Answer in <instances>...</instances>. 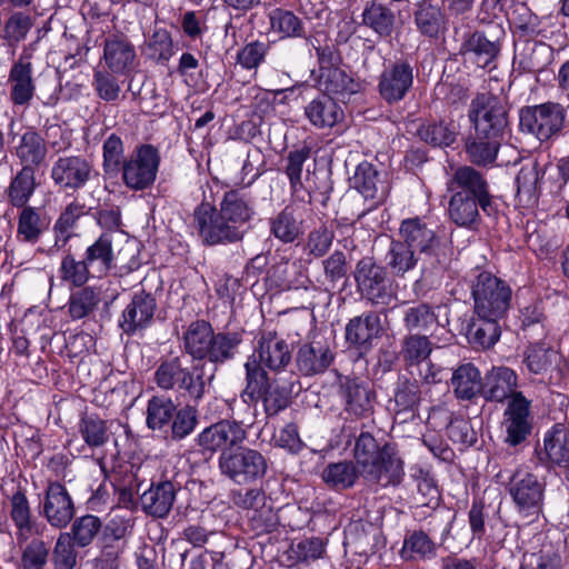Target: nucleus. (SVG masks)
Wrapping results in <instances>:
<instances>
[{
	"mask_svg": "<svg viewBox=\"0 0 569 569\" xmlns=\"http://www.w3.org/2000/svg\"><path fill=\"white\" fill-rule=\"evenodd\" d=\"M177 406L171 398L153 396L149 399L146 411L147 427L153 431L162 430L171 422Z\"/></svg>",
	"mask_w": 569,
	"mask_h": 569,
	"instance_id": "51",
	"label": "nucleus"
},
{
	"mask_svg": "<svg viewBox=\"0 0 569 569\" xmlns=\"http://www.w3.org/2000/svg\"><path fill=\"white\" fill-rule=\"evenodd\" d=\"M319 88L327 97L345 101L361 90V82L338 67H321Z\"/></svg>",
	"mask_w": 569,
	"mask_h": 569,
	"instance_id": "27",
	"label": "nucleus"
},
{
	"mask_svg": "<svg viewBox=\"0 0 569 569\" xmlns=\"http://www.w3.org/2000/svg\"><path fill=\"white\" fill-rule=\"evenodd\" d=\"M350 183L353 190L369 201V206L359 213V218L377 208L388 193V186L382 174L370 162L365 161L358 164Z\"/></svg>",
	"mask_w": 569,
	"mask_h": 569,
	"instance_id": "15",
	"label": "nucleus"
},
{
	"mask_svg": "<svg viewBox=\"0 0 569 569\" xmlns=\"http://www.w3.org/2000/svg\"><path fill=\"white\" fill-rule=\"evenodd\" d=\"M335 355L326 343L311 341L302 343L296 353L297 372L302 377L323 373L332 363Z\"/></svg>",
	"mask_w": 569,
	"mask_h": 569,
	"instance_id": "20",
	"label": "nucleus"
},
{
	"mask_svg": "<svg viewBox=\"0 0 569 569\" xmlns=\"http://www.w3.org/2000/svg\"><path fill=\"white\" fill-rule=\"evenodd\" d=\"M42 515L56 528H64L74 516L73 501L64 486L51 482L43 500Z\"/></svg>",
	"mask_w": 569,
	"mask_h": 569,
	"instance_id": "19",
	"label": "nucleus"
},
{
	"mask_svg": "<svg viewBox=\"0 0 569 569\" xmlns=\"http://www.w3.org/2000/svg\"><path fill=\"white\" fill-rule=\"evenodd\" d=\"M83 259L97 277L106 276L113 266L114 254L111 234H101L88 246Z\"/></svg>",
	"mask_w": 569,
	"mask_h": 569,
	"instance_id": "33",
	"label": "nucleus"
},
{
	"mask_svg": "<svg viewBox=\"0 0 569 569\" xmlns=\"http://www.w3.org/2000/svg\"><path fill=\"white\" fill-rule=\"evenodd\" d=\"M402 321L409 333H420L435 327L438 318L430 305L420 302L405 310Z\"/></svg>",
	"mask_w": 569,
	"mask_h": 569,
	"instance_id": "53",
	"label": "nucleus"
},
{
	"mask_svg": "<svg viewBox=\"0 0 569 569\" xmlns=\"http://www.w3.org/2000/svg\"><path fill=\"white\" fill-rule=\"evenodd\" d=\"M91 162L81 156L59 157L51 169L54 183L64 190L82 188L92 176Z\"/></svg>",
	"mask_w": 569,
	"mask_h": 569,
	"instance_id": "17",
	"label": "nucleus"
},
{
	"mask_svg": "<svg viewBox=\"0 0 569 569\" xmlns=\"http://www.w3.org/2000/svg\"><path fill=\"white\" fill-rule=\"evenodd\" d=\"M468 119L475 131L505 137L509 127L508 103L491 92H479L469 104Z\"/></svg>",
	"mask_w": 569,
	"mask_h": 569,
	"instance_id": "6",
	"label": "nucleus"
},
{
	"mask_svg": "<svg viewBox=\"0 0 569 569\" xmlns=\"http://www.w3.org/2000/svg\"><path fill=\"white\" fill-rule=\"evenodd\" d=\"M10 505V516L18 529L16 533L17 543H21L23 541H27V539L32 535L34 529V525L31 521V510L29 501L26 495L21 490H18L11 497Z\"/></svg>",
	"mask_w": 569,
	"mask_h": 569,
	"instance_id": "49",
	"label": "nucleus"
},
{
	"mask_svg": "<svg viewBox=\"0 0 569 569\" xmlns=\"http://www.w3.org/2000/svg\"><path fill=\"white\" fill-rule=\"evenodd\" d=\"M10 100L14 106H28L31 101L36 84L32 78V63L29 57H20L9 72Z\"/></svg>",
	"mask_w": 569,
	"mask_h": 569,
	"instance_id": "24",
	"label": "nucleus"
},
{
	"mask_svg": "<svg viewBox=\"0 0 569 569\" xmlns=\"http://www.w3.org/2000/svg\"><path fill=\"white\" fill-rule=\"evenodd\" d=\"M521 569H561V556L551 546H542L537 552H526Z\"/></svg>",
	"mask_w": 569,
	"mask_h": 569,
	"instance_id": "63",
	"label": "nucleus"
},
{
	"mask_svg": "<svg viewBox=\"0 0 569 569\" xmlns=\"http://www.w3.org/2000/svg\"><path fill=\"white\" fill-rule=\"evenodd\" d=\"M545 488V481L530 472H516L509 481V493L528 523L542 515Z\"/></svg>",
	"mask_w": 569,
	"mask_h": 569,
	"instance_id": "9",
	"label": "nucleus"
},
{
	"mask_svg": "<svg viewBox=\"0 0 569 569\" xmlns=\"http://www.w3.org/2000/svg\"><path fill=\"white\" fill-rule=\"evenodd\" d=\"M402 241L412 249L422 263V276L416 286H436L440 283L447 267V257L436 232L419 218L403 220L400 226Z\"/></svg>",
	"mask_w": 569,
	"mask_h": 569,
	"instance_id": "3",
	"label": "nucleus"
},
{
	"mask_svg": "<svg viewBox=\"0 0 569 569\" xmlns=\"http://www.w3.org/2000/svg\"><path fill=\"white\" fill-rule=\"evenodd\" d=\"M176 487L171 481L152 485L140 496L142 509L157 518L166 517L174 502Z\"/></svg>",
	"mask_w": 569,
	"mask_h": 569,
	"instance_id": "31",
	"label": "nucleus"
},
{
	"mask_svg": "<svg viewBox=\"0 0 569 569\" xmlns=\"http://www.w3.org/2000/svg\"><path fill=\"white\" fill-rule=\"evenodd\" d=\"M49 227V220L33 207L22 208L18 218V236L27 242H37Z\"/></svg>",
	"mask_w": 569,
	"mask_h": 569,
	"instance_id": "54",
	"label": "nucleus"
},
{
	"mask_svg": "<svg viewBox=\"0 0 569 569\" xmlns=\"http://www.w3.org/2000/svg\"><path fill=\"white\" fill-rule=\"evenodd\" d=\"M547 460L562 468H569V429L555 426L543 440Z\"/></svg>",
	"mask_w": 569,
	"mask_h": 569,
	"instance_id": "41",
	"label": "nucleus"
},
{
	"mask_svg": "<svg viewBox=\"0 0 569 569\" xmlns=\"http://www.w3.org/2000/svg\"><path fill=\"white\" fill-rule=\"evenodd\" d=\"M271 31L286 38H307L306 27L302 20L292 11L276 8L268 14Z\"/></svg>",
	"mask_w": 569,
	"mask_h": 569,
	"instance_id": "44",
	"label": "nucleus"
},
{
	"mask_svg": "<svg viewBox=\"0 0 569 569\" xmlns=\"http://www.w3.org/2000/svg\"><path fill=\"white\" fill-rule=\"evenodd\" d=\"M256 352L259 357L256 362L274 372L283 370L292 359L288 342L273 331L263 332L259 337Z\"/></svg>",
	"mask_w": 569,
	"mask_h": 569,
	"instance_id": "21",
	"label": "nucleus"
},
{
	"mask_svg": "<svg viewBox=\"0 0 569 569\" xmlns=\"http://www.w3.org/2000/svg\"><path fill=\"white\" fill-rule=\"evenodd\" d=\"M157 308L156 299L144 291L136 293L122 313L120 327L126 333H133L146 328L153 318Z\"/></svg>",
	"mask_w": 569,
	"mask_h": 569,
	"instance_id": "29",
	"label": "nucleus"
},
{
	"mask_svg": "<svg viewBox=\"0 0 569 569\" xmlns=\"http://www.w3.org/2000/svg\"><path fill=\"white\" fill-rule=\"evenodd\" d=\"M98 292L91 287H81L71 293L69 299V313L72 319H82L90 315L98 306Z\"/></svg>",
	"mask_w": 569,
	"mask_h": 569,
	"instance_id": "62",
	"label": "nucleus"
},
{
	"mask_svg": "<svg viewBox=\"0 0 569 569\" xmlns=\"http://www.w3.org/2000/svg\"><path fill=\"white\" fill-rule=\"evenodd\" d=\"M83 441L91 448L104 446L109 440L107 421L96 413H84L78 425Z\"/></svg>",
	"mask_w": 569,
	"mask_h": 569,
	"instance_id": "52",
	"label": "nucleus"
},
{
	"mask_svg": "<svg viewBox=\"0 0 569 569\" xmlns=\"http://www.w3.org/2000/svg\"><path fill=\"white\" fill-rule=\"evenodd\" d=\"M447 190L450 193L468 194L475 197L485 204L492 203V196L489 190V183L485 176L471 166H460L447 181Z\"/></svg>",
	"mask_w": 569,
	"mask_h": 569,
	"instance_id": "18",
	"label": "nucleus"
},
{
	"mask_svg": "<svg viewBox=\"0 0 569 569\" xmlns=\"http://www.w3.org/2000/svg\"><path fill=\"white\" fill-rule=\"evenodd\" d=\"M499 319H487L475 316L467 326L466 336L475 348L489 349L500 338Z\"/></svg>",
	"mask_w": 569,
	"mask_h": 569,
	"instance_id": "38",
	"label": "nucleus"
},
{
	"mask_svg": "<svg viewBox=\"0 0 569 569\" xmlns=\"http://www.w3.org/2000/svg\"><path fill=\"white\" fill-rule=\"evenodd\" d=\"M458 130L453 122H430L422 124L418 130V136L425 142L433 147H449L457 139Z\"/></svg>",
	"mask_w": 569,
	"mask_h": 569,
	"instance_id": "55",
	"label": "nucleus"
},
{
	"mask_svg": "<svg viewBox=\"0 0 569 569\" xmlns=\"http://www.w3.org/2000/svg\"><path fill=\"white\" fill-rule=\"evenodd\" d=\"M355 462L361 477L382 488L397 487L405 476L403 461L395 445L378 441L370 432H361L353 448Z\"/></svg>",
	"mask_w": 569,
	"mask_h": 569,
	"instance_id": "2",
	"label": "nucleus"
},
{
	"mask_svg": "<svg viewBox=\"0 0 569 569\" xmlns=\"http://www.w3.org/2000/svg\"><path fill=\"white\" fill-rule=\"evenodd\" d=\"M518 387V376L509 367H492L482 382V396L487 401L503 402L511 400Z\"/></svg>",
	"mask_w": 569,
	"mask_h": 569,
	"instance_id": "22",
	"label": "nucleus"
},
{
	"mask_svg": "<svg viewBox=\"0 0 569 569\" xmlns=\"http://www.w3.org/2000/svg\"><path fill=\"white\" fill-rule=\"evenodd\" d=\"M241 337L237 332H219L212 333L206 359L211 362L222 363L231 359L234 355V349L240 345Z\"/></svg>",
	"mask_w": 569,
	"mask_h": 569,
	"instance_id": "57",
	"label": "nucleus"
},
{
	"mask_svg": "<svg viewBox=\"0 0 569 569\" xmlns=\"http://www.w3.org/2000/svg\"><path fill=\"white\" fill-rule=\"evenodd\" d=\"M219 469L234 483L247 485L266 476L268 462L260 451L248 447H238L233 451L221 452Z\"/></svg>",
	"mask_w": 569,
	"mask_h": 569,
	"instance_id": "8",
	"label": "nucleus"
},
{
	"mask_svg": "<svg viewBox=\"0 0 569 569\" xmlns=\"http://www.w3.org/2000/svg\"><path fill=\"white\" fill-rule=\"evenodd\" d=\"M436 553V545L423 531H413L405 539L401 556L405 559H426Z\"/></svg>",
	"mask_w": 569,
	"mask_h": 569,
	"instance_id": "61",
	"label": "nucleus"
},
{
	"mask_svg": "<svg viewBox=\"0 0 569 569\" xmlns=\"http://www.w3.org/2000/svg\"><path fill=\"white\" fill-rule=\"evenodd\" d=\"M338 386L347 412L358 418L368 417L373 412L376 393L366 381L357 377L338 375Z\"/></svg>",
	"mask_w": 569,
	"mask_h": 569,
	"instance_id": "16",
	"label": "nucleus"
},
{
	"mask_svg": "<svg viewBox=\"0 0 569 569\" xmlns=\"http://www.w3.org/2000/svg\"><path fill=\"white\" fill-rule=\"evenodd\" d=\"M81 214V207L77 204L71 203L66 208V210L60 214L53 226L54 243L50 251H59L64 248L67 242L72 237V229L74 228L76 222Z\"/></svg>",
	"mask_w": 569,
	"mask_h": 569,
	"instance_id": "60",
	"label": "nucleus"
},
{
	"mask_svg": "<svg viewBox=\"0 0 569 569\" xmlns=\"http://www.w3.org/2000/svg\"><path fill=\"white\" fill-rule=\"evenodd\" d=\"M393 401L397 413L411 412L415 415L421 401V389L418 381L408 378L399 380L395 389Z\"/></svg>",
	"mask_w": 569,
	"mask_h": 569,
	"instance_id": "59",
	"label": "nucleus"
},
{
	"mask_svg": "<svg viewBox=\"0 0 569 569\" xmlns=\"http://www.w3.org/2000/svg\"><path fill=\"white\" fill-rule=\"evenodd\" d=\"M34 169L23 166L22 169L12 178L7 191L8 201L17 208L27 207V202L36 189Z\"/></svg>",
	"mask_w": 569,
	"mask_h": 569,
	"instance_id": "47",
	"label": "nucleus"
},
{
	"mask_svg": "<svg viewBox=\"0 0 569 569\" xmlns=\"http://www.w3.org/2000/svg\"><path fill=\"white\" fill-rule=\"evenodd\" d=\"M212 333L211 325L204 320H197L190 323L183 335V345L187 353L193 359H206Z\"/></svg>",
	"mask_w": 569,
	"mask_h": 569,
	"instance_id": "42",
	"label": "nucleus"
},
{
	"mask_svg": "<svg viewBox=\"0 0 569 569\" xmlns=\"http://www.w3.org/2000/svg\"><path fill=\"white\" fill-rule=\"evenodd\" d=\"M58 273L59 279L63 283L76 288L83 287L90 277H94V273L91 271L86 260H77L70 251L63 254Z\"/></svg>",
	"mask_w": 569,
	"mask_h": 569,
	"instance_id": "48",
	"label": "nucleus"
},
{
	"mask_svg": "<svg viewBox=\"0 0 569 569\" xmlns=\"http://www.w3.org/2000/svg\"><path fill=\"white\" fill-rule=\"evenodd\" d=\"M270 232L281 242L291 243L303 232L302 220L297 210L287 206L270 219Z\"/></svg>",
	"mask_w": 569,
	"mask_h": 569,
	"instance_id": "40",
	"label": "nucleus"
},
{
	"mask_svg": "<svg viewBox=\"0 0 569 569\" xmlns=\"http://www.w3.org/2000/svg\"><path fill=\"white\" fill-rule=\"evenodd\" d=\"M187 370L188 367L183 365L180 357L164 360L154 372V381L163 390L179 389Z\"/></svg>",
	"mask_w": 569,
	"mask_h": 569,
	"instance_id": "58",
	"label": "nucleus"
},
{
	"mask_svg": "<svg viewBox=\"0 0 569 569\" xmlns=\"http://www.w3.org/2000/svg\"><path fill=\"white\" fill-rule=\"evenodd\" d=\"M246 387L240 398L247 410L251 403L262 401L264 412L273 417L284 410L290 403V395L283 387L273 386L269 381L267 371L260 367L256 359H249L246 365Z\"/></svg>",
	"mask_w": 569,
	"mask_h": 569,
	"instance_id": "4",
	"label": "nucleus"
},
{
	"mask_svg": "<svg viewBox=\"0 0 569 569\" xmlns=\"http://www.w3.org/2000/svg\"><path fill=\"white\" fill-rule=\"evenodd\" d=\"M505 137L472 131L465 141V151L469 161L478 167L495 163Z\"/></svg>",
	"mask_w": 569,
	"mask_h": 569,
	"instance_id": "25",
	"label": "nucleus"
},
{
	"mask_svg": "<svg viewBox=\"0 0 569 569\" xmlns=\"http://www.w3.org/2000/svg\"><path fill=\"white\" fill-rule=\"evenodd\" d=\"M412 86L413 66L407 59H398L380 73L378 92L383 101L393 104L403 100Z\"/></svg>",
	"mask_w": 569,
	"mask_h": 569,
	"instance_id": "13",
	"label": "nucleus"
},
{
	"mask_svg": "<svg viewBox=\"0 0 569 569\" xmlns=\"http://www.w3.org/2000/svg\"><path fill=\"white\" fill-rule=\"evenodd\" d=\"M482 382L479 370L472 363L459 366L451 378L455 395L461 400H471L478 393L482 395Z\"/></svg>",
	"mask_w": 569,
	"mask_h": 569,
	"instance_id": "35",
	"label": "nucleus"
},
{
	"mask_svg": "<svg viewBox=\"0 0 569 569\" xmlns=\"http://www.w3.org/2000/svg\"><path fill=\"white\" fill-rule=\"evenodd\" d=\"M459 52L479 68H487L498 57L500 43L482 31H473L465 34Z\"/></svg>",
	"mask_w": 569,
	"mask_h": 569,
	"instance_id": "26",
	"label": "nucleus"
},
{
	"mask_svg": "<svg viewBox=\"0 0 569 569\" xmlns=\"http://www.w3.org/2000/svg\"><path fill=\"white\" fill-rule=\"evenodd\" d=\"M382 330L380 313L368 311L349 320L345 337L350 345L368 350L372 340L379 338Z\"/></svg>",
	"mask_w": 569,
	"mask_h": 569,
	"instance_id": "23",
	"label": "nucleus"
},
{
	"mask_svg": "<svg viewBox=\"0 0 569 569\" xmlns=\"http://www.w3.org/2000/svg\"><path fill=\"white\" fill-rule=\"evenodd\" d=\"M48 149L44 139L36 131L24 132L17 147V157L24 166L40 167L46 159Z\"/></svg>",
	"mask_w": 569,
	"mask_h": 569,
	"instance_id": "46",
	"label": "nucleus"
},
{
	"mask_svg": "<svg viewBox=\"0 0 569 569\" xmlns=\"http://www.w3.org/2000/svg\"><path fill=\"white\" fill-rule=\"evenodd\" d=\"M159 156L154 147L141 146L137 152L122 166V177L126 186L132 190H144L156 180Z\"/></svg>",
	"mask_w": 569,
	"mask_h": 569,
	"instance_id": "12",
	"label": "nucleus"
},
{
	"mask_svg": "<svg viewBox=\"0 0 569 569\" xmlns=\"http://www.w3.org/2000/svg\"><path fill=\"white\" fill-rule=\"evenodd\" d=\"M492 203L485 204L475 197L468 194L451 193L448 203V214L450 220L459 227L473 228L480 222L481 209L490 214Z\"/></svg>",
	"mask_w": 569,
	"mask_h": 569,
	"instance_id": "28",
	"label": "nucleus"
},
{
	"mask_svg": "<svg viewBox=\"0 0 569 569\" xmlns=\"http://www.w3.org/2000/svg\"><path fill=\"white\" fill-rule=\"evenodd\" d=\"M475 316L501 320L510 307L511 289L488 271L480 272L472 284Z\"/></svg>",
	"mask_w": 569,
	"mask_h": 569,
	"instance_id": "5",
	"label": "nucleus"
},
{
	"mask_svg": "<svg viewBox=\"0 0 569 569\" xmlns=\"http://www.w3.org/2000/svg\"><path fill=\"white\" fill-rule=\"evenodd\" d=\"M565 112L559 103H543L526 108L520 112V128L536 136L540 141L550 139L563 126Z\"/></svg>",
	"mask_w": 569,
	"mask_h": 569,
	"instance_id": "10",
	"label": "nucleus"
},
{
	"mask_svg": "<svg viewBox=\"0 0 569 569\" xmlns=\"http://www.w3.org/2000/svg\"><path fill=\"white\" fill-rule=\"evenodd\" d=\"M362 23L382 38L392 34L396 24L393 11L376 0L368 1L362 12Z\"/></svg>",
	"mask_w": 569,
	"mask_h": 569,
	"instance_id": "36",
	"label": "nucleus"
},
{
	"mask_svg": "<svg viewBox=\"0 0 569 569\" xmlns=\"http://www.w3.org/2000/svg\"><path fill=\"white\" fill-rule=\"evenodd\" d=\"M387 267L397 277H403L407 272L418 268L422 276L420 257L402 240H392L386 254Z\"/></svg>",
	"mask_w": 569,
	"mask_h": 569,
	"instance_id": "34",
	"label": "nucleus"
},
{
	"mask_svg": "<svg viewBox=\"0 0 569 569\" xmlns=\"http://www.w3.org/2000/svg\"><path fill=\"white\" fill-rule=\"evenodd\" d=\"M305 114L315 127L331 128L340 120L342 111L331 97L323 94L305 108Z\"/></svg>",
	"mask_w": 569,
	"mask_h": 569,
	"instance_id": "39",
	"label": "nucleus"
},
{
	"mask_svg": "<svg viewBox=\"0 0 569 569\" xmlns=\"http://www.w3.org/2000/svg\"><path fill=\"white\" fill-rule=\"evenodd\" d=\"M520 64L531 72L543 71L553 59L551 46L536 40H526L519 47Z\"/></svg>",
	"mask_w": 569,
	"mask_h": 569,
	"instance_id": "37",
	"label": "nucleus"
},
{
	"mask_svg": "<svg viewBox=\"0 0 569 569\" xmlns=\"http://www.w3.org/2000/svg\"><path fill=\"white\" fill-rule=\"evenodd\" d=\"M359 476L357 463L350 460L329 463L322 471L323 481L337 490L353 487Z\"/></svg>",
	"mask_w": 569,
	"mask_h": 569,
	"instance_id": "45",
	"label": "nucleus"
},
{
	"mask_svg": "<svg viewBox=\"0 0 569 569\" xmlns=\"http://www.w3.org/2000/svg\"><path fill=\"white\" fill-rule=\"evenodd\" d=\"M253 216L249 198L240 190L223 193L219 206L202 201L193 211L192 223L206 246H228L243 240Z\"/></svg>",
	"mask_w": 569,
	"mask_h": 569,
	"instance_id": "1",
	"label": "nucleus"
},
{
	"mask_svg": "<svg viewBox=\"0 0 569 569\" xmlns=\"http://www.w3.org/2000/svg\"><path fill=\"white\" fill-rule=\"evenodd\" d=\"M531 401L522 392L513 395L503 411L502 427L506 432L505 441L512 447L527 440L533 428V417L530 411Z\"/></svg>",
	"mask_w": 569,
	"mask_h": 569,
	"instance_id": "11",
	"label": "nucleus"
},
{
	"mask_svg": "<svg viewBox=\"0 0 569 569\" xmlns=\"http://www.w3.org/2000/svg\"><path fill=\"white\" fill-rule=\"evenodd\" d=\"M432 352L429 337L420 333L406 335L400 343V357L407 367L420 366Z\"/></svg>",
	"mask_w": 569,
	"mask_h": 569,
	"instance_id": "43",
	"label": "nucleus"
},
{
	"mask_svg": "<svg viewBox=\"0 0 569 569\" xmlns=\"http://www.w3.org/2000/svg\"><path fill=\"white\" fill-rule=\"evenodd\" d=\"M355 280L361 297L372 306L386 307L397 299L387 269L378 264L372 257H365L357 262Z\"/></svg>",
	"mask_w": 569,
	"mask_h": 569,
	"instance_id": "7",
	"label": "nucleus"
},
{
	"mask_svg": "<svg viewBox=\"0 0 569 569\" xmlns=\"http://www.w3.org/2000/svg\"><path fill=\"white\" fill-rule=\"evenodd\" d=\"M415 22L418 30L426 37L437 38L445 29V16L439 7L428 0L419 3L415 13Z\"/></svg>",
	"mask_w": 569,
	"mask_h": 569,
	"instance_id": "50",
	"label": "nucleus"
},
{
	"mask_svg": "<svg viewBox=\"0 0 569 569\" xmlns=\"http://www.w3.org/2000/svg\"><path fill=\"white\" fill-rule=\"evenodd\" d=\"M31 536L18 546L21 549V563L24 569H42L50 555V543L42 538Z\"/></svg>",
	"mask_w": 569,
	"mask_h": 569,
	"instance_id": "56",
	"label": "nucleus"
},
{
	"mask_svg": "<svg viewBox=\"0 0 569 569\" xmlns=\"http://www.w3.org/2000/svg\"><path fill=\"white\" fill-rule=\"evenodd\" d=\"M100 529V519L93 515H86L74 520L69 533L74 545L87 547L93 541Z\"/></svg>",
	"mask_w": 569,
	"mask_h": 569,
	"instance_id": "64",
	"label": "nucleus"
},
{
	"mask_svg": "<svg viewBox=\"0 0 569 569\" xmlns=\"http://www.w3.org/2000/svg\"><path fill=\"white\" fill-rule=\"evenodd\" d=\"M545 171L539 168L537 161H529L522 164L517 177V198L522 206H532L539 197V180Z\"/></svg>",
	"mask_w": 569,
	"mask_h": 569,
	"instance_id": "32",
	"label": "nucleus"
},
{
	"mask_svg": "<svg viewBox=\"0 0 569 569\" xmlns=\"http://www.w3.org/2000/svg\"><path fill=\"white\" fill-rule=\"evenodd\" d=\"M243 420H221L204 428L198 436V445L203 451H233L247 439Z\"/></svg>",
	"mask_w": 569,
	"mask_h": 569,
	"instance_id": "14",
	"label": "nucleus"
},
{
	"mask_svg": "<svg viewBox=\"0 0 569 569\" xmlns=\"http://www.w3.org/2000/svg\"><path fill=\"white\" fill-rule=\"evenodd\" d=\"M103 58L113 73L124 74L134 66L136 50L124 36L113 34L104 40Z\"/></svg>",
	"mask_w": 569,
	"mask_h": 569,
	"instance_id": "30",
	"label": "nucleus"
}]
</instances>
